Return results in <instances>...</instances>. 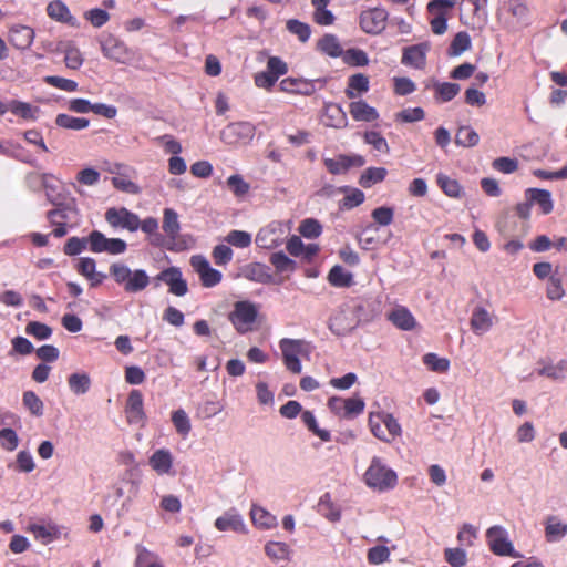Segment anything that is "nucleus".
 I'll use <instances>...</instances> for the list:
<instances>
[{"label":"nucleus","mask_w":567,"mask_h":567,"mask_svg":"<svg viewBox=\"0 0 567 567\" xmlns=\"http://www.w3.org/2000/svg\"><path fill=\"white\" fill-rule=\"evenodd\" d=\"M279 348L281 350L285 367L292 373H301L302 365L300 357L306 353V346L303 341L285 338L280 340Z\"/></svg>","instance_id":"1a4fd4ad"},{"label":"nucleus","mask_w":567,"mask_h":567,"mask_svg":"<svg viewBox=\"0 0 567 567\" xmlns=\"http://www.w3.org/2000/svg\"><path fill=\"white\" fill-rule=\"evenodd\" d=\"M544 535L548 543H557L567 536V522L550 515L544 522Z\"/></svg>","instance_id":"393cba45"},{"label":"nucleus","mask_w":567,"mask_h":567,"mask_svg":"<svg viewBox=\"0 0 567 567\" xmlns=\"http://www.w3.org/2000/svg\"><path fill=\"white\" fill-rule=\"evenodd\" d=\"M425 112L422 107H406L394 114V121L396 123H415L424 120Z\"/></svg>","instance_id":"8fccbe9b"},{"label":"nucleus","mask_w":567,"mask_h":567,"mask_svg":"<svg viewBox=\"0 0 567 567\" xmlns=\"http://www.w3.org/2000/svg\"><path fill=\"white\" fill-rule=\"evenodd\" d=\"M8 111L27 121L35 120L39 113L38 107L18 100H12L7 104V112Z\"/></svg>","instance_id":"c9c22d12"},{"label":"nucleus","mask_w":567,"mask_h":567,"mask_svg":"<svg viewBox=\"0 0 567 567\" xmlns=\"http://www.w3.org/2000/svg\"><path fill=\"white\" fill-rule=\"evenodd\" d=\"M546 296L550 300H560L565 296L563 280L559 276L550 277L546 286Z\"/></svg>","instance_id":"338daca9"},{"label":"nucleus","mask_w":567,"mask_h":567,"mask_svg":"<svg viewBox=\"0 0 567 567\" xmlns=\"http://www.w3.org/2000/svg\"><path fill=\"white\" fill-rule=\"evenodd\" d=\"M422 362L429 371L435 373H446L451 367V362L447 358L440 357L433 352L425 353L422 357Z\"/></svg>","instance_id":"4c0bfd02"},{"label":"nucleus","mask_w":567,"mask_h":567,"mask_svg":"<svg viewBox=\"0 0 567 567\" xmlns=\"http://www.w3.org/2000/svg\"><path fill=\"white\" fill-rule=\"evenodd\" d=\"M135 567H164L159 557L145 547H137Z\"/></svg>","instance_id":"37998d69"},{"label":"nucleus","mask_w":567,"mask_h":567,"mask_svg":"<svg viewBox=\"0 0 567 567\" xmlns=\"http://www.w3.org/2000/svg\"><path fill=\"white\" fill-rule=\"evenodd\" d=\"M105 219L112 227H121L130 231H135L140 227L138 216L126 208L107 209Z\"/></svg>","instance_id":"a211bd4d"},{"label":"nucleus","mask_w":567,"mask_h":567,"mask_svg":"<svg viewBox=\"0 0 567 567\" xmlns=\"http://www.w3.org/2000/svg\"><path fill=\"white\" fill-rule=\"evenodd\" d=\"M328 406L332 413L342 417H351L363 412L365 403L358 396L342 399L332 396L328 401Z\"/></svg>","instance_id":"ddd939ff"},{"label":"nucleus","mask_w":567,"mask_h":567,"mask_svg":"<svg viewBox=\"0 0 567 567\" xmlns=\"http://www.w3.org/2000/svg\"><path fill=\"white\" fill-rule=\"evenodd\" d=\"M388 171L384 167H368L365 168L360 178L359 184L364 188H370L385 179Z\"/></svg>","instance_id":"e433bc0d"},{"label":"nucleus","mask_w":567,"mask_h":567,"mask_svg":"<svg viewBox=\"0 0 567 567\" xmlns=\"http://www.w3.org/2000/svg\"><path fill=\"white\" fill-rule=\"evenodd\" d=\"M155 279L167 285L169 292L177 297H183L188 291L187 282L177 267H169L161 271Z\"/></svg>","instance_id":"dca6fc26"},{"label":"nucleus","mask_w":567,"mask_h":567,"mask_svg":"<svg viewBox=\"0 0 567 567\" xmlns=\"http://www.w3.org/2000/svg\"><path fill=\"white\" fill-rule=\"evenodd\" d=\"M538 374L553 380H564L567 377V360L544 364L538 370Z\"/></svg>","instance_id":"ea45409f"},{"label":"nucleus","mask_w":567,"mask_h":567,"mask_svg":"<svg viewBox=\"0 0 567 567\" xmlns=\"http://www.w3.org/2000/svg\"><path fill=\"white\" fill-rule=\"evenodd\" d=\"M259 318V307L248 300L236 301L228 315V320L240 334L256 330Z\"/></svg>","instance_id":"7ed1b4c3"},{"label":"nucleus","mask_w":567,"mask_h":567,"mask_svg":"<svg viewBox=\"0 0 567 567\" xmlns=\"http://www.w3.org/2000/svg\"><path fill=\"white\" fill-rule=\"evenodd\" d=\"M318 48L321 52L330 56H339L342 53V48L338 39L332 34H327L318 42Z\"/></svg>","instance_id":"4d7b16f0"},{"label":"nucleus","mask_w":567,"mask_h":567,"mask_svg":"<svg viewBox=\"0 0 567 567\" xmlns=\"http://www.w3.org/2000/svg\"><path fill=\"white\" fill-rule=\"evenodd\" d=\"M172 423L176 432L183 437H186L192 430L190 419L183 409H178L172 413Z\"/></svg>","instance_id":"de8ad7c7"},{"label":"nucleus","mask_w":567,"mask_h":567,"mask_svg":"<svg viewBox=\"0 0 567 567\" xmlns=\"http://www.w3.org/2000/svg\"><path fill=\"white\" fill-rule=\"evenodd\" d=\"M47 14L54 21L76 27L78 21L72 16L69 7L61 0H53L47 6Z\"/></svg>","instance_id":"bb28decb"},{"label":"nucleus","mask_w":567,"mask_h":567,"mask_svg":"<svg viewBox=\"0 0 567 567\" xmlns=\"http://www.w3.org/2000/svg\"><path fill=\"white\" fill-rule=\"evenodd\" d=\"M279 89L282 92L291 93V94H301V95H310L313 92V86L311 83L300 80V79H284Z\"/></svg>","instance_id":"72a5a7b5"},{"label":"nucleus","mask_w":567,"mask_h":567,"mask_svg":"<svg viewBox=\"0 0 567 567\" xmlns=\"http://www.w3.org/2000/svg\"><path fill=\"white\" fill-rule=\"evenodd\" d=\"M362 305H346L338 308L330 318L329 327L336 334H347L361 321Z\"/></svg>","instance_id":"423d86ee"},{"label":"nucleus","mask_w":567,"mask_h":567,"mask_svg":"<svg viewBox=\"0 0 567 567\" xmlns=\"http://www.w3.org/2000/svg\"><path fill=\"white\" fill-rule=\"evenodd\" d=\"M99 42L102 54L109 60L120 64H131L135 59L134 51L111 33L102 34Z\"/></svg>","instance_id":"0eeeda50"},{"label":"nucleus","mask_w":567,"mask_h":567,"mask_svg":"<svg viewBox=\"0 0 567 567\" xmlns=\"http://www.w3.org/2000/svg\"><path fill=\"white\" fill-rule=\"evenodd\" d=\"M28 529L33 534L34 538L43 545H48L59 537V532L54 526L34 524L30 525Z\"/></svg>","instance_id":"c03bdc74"},{"label":"nucleus","mask_w":567,"mask_h":567,"mask_svg":"<svg viewBox=\"0 0 567 567\" xmlns=\"http://www.w3.org/2000/svg\"><path fill=\"white\" fill-rule=\"evenodd\" d=\"M23 405L29 410V412L40 417L43 415L44 404L43 401L32 391H27L23 393Z\"/></svg>","instance_id":"13d9d810"},{"label":"nucleus","mask_w":567,"mask_h":567,"mask_svg":"<svg viewBox=\"0 0 567 567\" xmlns=\"http://www.w3.org/2000/svg\"><path fill=\"white\" fill-rule=\"evenodd\" d=\"M455 143L463 147H474L480 143V135L471 126H461L456 132Z\"/></svg>","instance_id":"a18cd8bd"},{"label":"nucleus","mask_w":567,"mask_h":567,"mask_svg":"<svg viewBox=\"0 0 567 567\" xmlns=\"http://www.w3.org/2000/svg\"><path fill=\"white\" fill-rule=\"evenodd\" d=\"M486 542L489 550L498 557L520 558L522 554L516 550L509 538L507 529L502 525H493L486 529Z\"/></svg>","instance_id":"39448f33"},{"label":"nucleus","mask_w":567,"mask_h":567,"mask_svg":"<svg viewBox=\"0 0 567 567\" xmlns=\"http://www.w3.org/2000/svg\"><path fill=\"white\" fill-rule=\"evenodd\" d=\"M429 50V43L408 47L403 50L402 63L422 70L426 65V54Z\"/></svg>","instance_id":"5701e85b"},{"label":"nucleus","mask_w":567,"mask_h":567,"mask_svg":"<svg viewBox=\"0 0 567 567\" xmlns=\"http://www.w3.org/2000/svg\"><path fill=\"white\" fill-rule=\"evenodd\" d=\"M255 388L258 403L265 406H274L275 393L272 390H270L268 383L258 381Z\"/></svg>","instance_id":"e2e57ef3"},{"label":"nucleus","mask_w":567,"mask_h":567,"mask_svg":"<svg viewBox=\"0 0 567 567\" xmlns=\"http://www.w3.org/2000/svg\"><path fill=\"white\" fill-rule=\"evenodd\" d=\"M178 215L172 208L164 209L163 230L171 238H175L179 231Z\"/></svg>","instance_id":"864d4df0"},{"label":"nucleus","mask_w":567,"mask_h":567,"mask_svg":"<svg viewBox=\"0 0 567 567\" xmlns=\"http://www.w3.org/2000/svg\"><path fill=\"white\" fill-rule=\"evenodd\" d=\"M391 551L384 545H377L368 549L367 559L371 565H381L390 559Z\"/></svg>","instance_id":"052dcab7"},{"label":"nucleus","mask_w":567,"mask_h":567,"mask_svg":"<svg viewBox=\"0 0 567 567\" xmlns=\"http://www.w3.org/2000/svg\"><path fill=\"white\" fill-rule=\"evenodd\" d=\"M528 194L530 200L540 207L543 214H549L553 210L554 205L548 190L533 188L528 189Z\"/></svg>","instance_id":"09e8293b"},{"label":"nucleus","mask_w":567,"mask_h":567,"mask_svg":"<svg viewBox=\"0 0 567 567\" xmlns=\"http://www.w3.org/2000/svg\"><path fill=\"white\" fill-rule=\"evenodd\" d=\"M443 555L451 567H464L467 564V553L463 548L446 547Z\"/></svg>","instance_id":"3c124183"},{"label":"nucleus","mask_w":567,"mask_h":567,"mask_svg":"<svg viewBox=\"0 0 567 567\" xmlns=\"http://www.w3.org/2000/svg\"><path fill=\"white\" fill-rule=\"evenodd\" d=\"M364 158L361 155H338L333 158H326L324 166L334 175L346 174L351 167H361L364 165Z\"/></svg>","instance_id":"6ab92c4d"},{"label":"nucleus","mask_w":567,"mask_h":567,"mask_svg":"<svg viewBox=\"0 0 567 567\" xmlns=\"http://www.w3.org/2000/svg\"><path fill=\"white\" fill-rule=\"evenodd\" d=\"M496 315L485 306L477 305L473 308L470 317V328L472 332L482 337L488 333L496 324Z\"/></svg>","instance_id":"9d476101"},{"label":"nucleus","mask_w":567,"mask_h":567,"mask_svg":"<svg viewBox=\"0 0 567 567\" xmlns=\"http://www.w3.org/2000/svg\"><path fill=\"white\" fill-rule=\"evenodd\" d=\"M35 461L29 451L21 450L16 456L12 465L13 470L19 473H31L35 468Z\"/></svg>","instance_id":"603ef678"},{"label":"nucleus","mask_w":567,"mask_h":567,"mask_svg":"<svg viewBox=\"0 0 567 567\" xmlns=\"http://www.w3.org/2000/svg\"><path fill=\"white\" fill-rule=\"evenodd\" d=\"M255 132L256 127L250 122H231L220 131L219 138L229 146L246 145L254 140Z\"/></svg>","instance_id":"6e6552de"},{"label":"nucleus","mask_w":567,"mask_h":567,"mask_svg":"<svg viewBox=\"0 0 567 567\" xmlns=\"http://www.w3.org/2000/svg\"><path fill=\"white\" fill-rule=\"evenodd\" d=\"M76 269L91 282V286L93 287L100 285L105 277L103 274L96 271V262L93 258H80L76 265Z\"/></svg>","instance_id":"7c9ffc66"},{"label":"nucleus","mask_w":567,"mask_h":567,"mask_svg":"<svg viewBox=\"0 0 567 567\" xmlns=\"http://www.w3.org/2000/svg\"><path fill=\"white\" fill-rule=\"evenodd\" d=\"M215 527L219 532H235L246 534L248 532L241 515L234 509L225 512L215 519Z\"/></svg>","instance_id":"412c9836"},{"label":"nucleus","mask_w":567,"mask_h":567,"mask_svg":"<svg viewBox=\"0 0 567 567\" xmlns=\"http://www.w3.org/2000/svg\"><path fill=\"white\" fill-rule=\"evenodd\" d=\"M227 186L237 197H243L248 194L250 189L249 183H247L241 175L234 174L227 178Z\"/></svg>","instance_id":"680f3d73"},{"label":"nucleus","mask_w":567,"mask_h":567,"mask_svg":"<svg viewBox=\"0 0 567 567\" xmlns=\"http://www.w3.org/2000/svg\"><path fill=\"white\" fill-rule=\"evenodd\" d=\"M349 113L352 118L359 122H373L379 118V112L375 107L369 105L365 101H353L349 104Z\"/></svg>","instance_id":"c756f323"},{"label":"nucleus","mask_w":567,"mask_h":567,"mask_svg":"<svg viewBox=\"0 0 567 567\" xmlns=\"http://www.w3.org/2000/svg\"><path fill=\"white\" fill-rule=\"evenodd\" d=\"M328 281L334 287H349L353 282V276L343 267L334 266L329 271Z\"/></svg>","instance_id":"49530a36"},{"label":"nucleus","mask_w":567,"mask_h":567,"mask_svg":"<svg viewBox=\"0 0 567 567\" xmlns=\"http://www.w3.org/2000/svg\"><path fill=\"white\" fill-rule=\"evenodd\" d=\"M35 31L24 24H12L9 28L8 40L18 50L29 49L34 40Z\"/></svg>","instance_id":"aec40b11"},{"label":"nucleus","mask_w":567,"mask_h":567,"mask_svg":"<svg viewBox=\"0 0 567 567\" xmlns=\"http://www.w3.org/2000/svg\"><path fill=\"white\" fill-rule=\"evenodd\" d=\"M369 90V79L367 75L358 73L349 79L346 94L348 97H355L365 93Z\"/></svg>","instance_id":"79ce46f5"},{"label":"nucleus","mask_w":567,"mask_h":567,"mask_svg":"<svg viewBox=\"0 0 567 567\" xmlns=\"http://www.w3.org/2000/svg\"><path fill=\"white\" fill-rule=\"evenodd\" d=\"M436 183L447 197L460 199L465 194L464 188L458 181L451 178L443 173H439L436 175Z\"/></svg>","instance_id":"2f4dec72"},{"label":"nucleus","mask_w":567,"mask_h":567,"mask_svg":"<svg viewBox=\"0 0 567 567\" xmlns=\"http://www.w3.org/2000/svg\"><path fill=\"white\" fill-rule=\"evenodd\" d=\"M249 517L254 527L259 530H271L278 526V519L276 515L258 504L251 505Z\"/></svg>","instance_id":"4be33fe9"},{"label":"nucleus","mask_w":567,"mask_h":567,"mask_svg":"<svg viewBox=\"0 0 567 567\" xmlns=\"http://www.w3.org/2000/svg\"><path fill=\"white\" fill-rule=\"evenodd\" d=\"M190 266L198 275L202 285L206 288L217 286L223 279L221 272L213 268L209 261L202 255L192 256Z\"/></svg>","instance_id":"f8f14e48"},{"label":"nucleus","mask_w":567,"mask_h":567,"mask_svg":"<svg viewBox=\"0 0 567 567\" xmlns=\"http://www.w3.org/2000/svg\"><path fill=\"white\" fill-rule=\"evenodd\" d=\"M341 193L344 194V197L341 200L340 207L347 210L361 205L365 199L364 193L358 188L343 186Z\"/></svg>","instance_id":"a19ab883"},{"label":"nucleus","mask_w":567,"mask_h":567,"mask_svg":"<svg viewBox=\"0 0 567 567\" xmlns=\"http://www.w3.org/2000/svg\"><path fill=\"white\" fill-rule=\"evenodd\" d=\"M362 481L370 489L385 493L396 487L399 475L381 457L374 456L363 473Z\"/></svg>","instance_id":"f257e3e1"},{"label":"nucleus","mask_w":567,"mask_h":567,"mask_svg":"<svg viewBox=\"0 0 567 567\" xmlns=\"http://www.w3.org/2000/svg\"><path fill=\"white\" fill-rule=\"evenodd\" d=\"M147 464L150 468L159 477L173 476L175 474L174 455L166 447L155 450L150 455Z\"/></svg>","instance_id":"2eb2a0df"},{"label":"nucleus","mask_w":567,"mask_h":567,"mask_svg":"<svg viewBox=\"0 0 567 567\" xmlns=\"http://www.w3.org/2000/svg\"><path fill=\"white\" fill-rule=\"evenodd\" d=\"M389 13L383 8H373L360 14V27L369 34H380L386 27Z\"/></svg>","instance_id":"4468645a"},{"label":"nucleus","mask_w":567,"mask_h":567,"mask_svg":"<svg viewBox=\"0 0 567 567\" xmlns=\"http://www.w3.org/2000/svg\"><path fill=\"white\" fill-rule=\"evenodd\" d=\"M388 320L398 329L412 331L417 327V321L412 312L403 307L396 306L388 313Z\"/></svg>","instance_id":"b1692460"},{"label":"nucleus","mask_w":567,"mask_h":567,"mask_svg":"<svg viewBox=\"0 0 567 567\" xmlns=\"http://www.w3.org/2000/svg\"><path fill=\"white\" fill-rule=\"evenodd\" d=\"M68 386L75 395H83L91 388V378L86 372H74L68 378Z\"/></svg>","instance_id":"f704fd0d"},{"label":"nucleus","mask_w":567,"mask_h":567,"mask_svg":"<svg viewBox=\"0 0 567 567\" xmlns=\"http://www.w3.org/2000/svg\"><path fill=\"white\" fill-rule=\"evenodd\" d=\"M55 123L60 127L74 131H80L89 126V120L82 117H74L68 114H59L56 116Z\"/></svg>","instance_id":"5fc2aeb1"},{"label":"nucleus","mask_w":567,"mask_h":567,"mask_svg":"<svg viewBox=\"0 0 567 567\" xmlns=\"http://www.w3.org/2000/svg\"><path fill=\"white\" fill-rule=\"evenodd\" d=\"M301 419L306 426L315 434L317 435L321 441L328 442L331 439L330 432L326 429H320L318 426L317 420L315 415L310 411H305L301 414Z\"/></svg>","instance_id":"bf43d9fd"},{"label":"nucleus","mask_w":567,"mask_h":567,"mask_svg":"<svg viewBox=\"0 0 567 567\" xmlns=\"http://www.w3.org/2000/svg\"><path fill=\"white\" fill-rule=\"evenodd\" d=\"M368 425L373 436L386 444L394 443L402 435V426L398 419L384 411L371 412Z\"/></svg>","instance_id":"f03ea898"},{"label":"nucleus","mask_w":567,"mask_h":567,"mask_svg":"<svg viewBox=\"0 0 567 567\" xmlns=\"http://www.w3.org/2000/svg\"><path fill=\"white\" fill-rule=\"evenodd\" d=\"M363 138L367 144L372 145L378 152L382 154L390 153V146L386 140L379 132H365Z\"/></svg>","instance_id":"0e129e2a"},{"label":"nucleus","mask_w":567,"mask_h":567,"mask_svg":"<svg viewBox=\"0 0 567 567\" xmlns=\"http://www.w3.org/2000/svg\"><path fill=\"white\" fill-rule=\"evenodd\" d=\"M244 276L252 281L269 284L271 282V275L268 268L259 262L249 264L244 268Z\"/></svg>","instance_id":"58836bf2"},{"label":"nucleus","mask_w":567,"mask_h":567,"mask_svg":"<svg viewBox=\"0 0 567 567\" xmlns=\"http://www.w3.org/2000/svg\"><path fill=\"white\" fill-rule=\"evenodd\" d=\"M56 51L64 54V63L71 70H78L84 62L80 48L73 41H60Z\"/></svg>","instance_id":"a878e982"},{"label":"nucleus","mask_w":567,"mask_h":567,"mask_svg":"<svg viewBox=\"0 0 567 567\" xmlns=\"http://www.w3.org/2000/svg\"><path fill=\"white\" fill-rule=\"evenodd\" d=\"M515 439L518 444H529L536 439V429L533 422L526 421L517 426Z\"/></svg>","instance_id":"6e6d98bb"},{"label":"nucleus","mask_w":567,"mask_h":567,"mask_svg":"<svg viewBox=\"0 0 567 567\" xmlns=\"http://www.w3.org/2000/svg\"><path fill=\"white\" fill-rule=\"evenodd\" d=\"M270 261L278 272H293L296 269V262L284 252L272 254Z\"/></svg>","instance_id":"69168bd1"},{"label":"nucleus","mask_w":567,"mask_h":567,"mask_svg":"<svg viewBox=\"0 0 567 567\" xmlns=\"http://www.w3.org/2000/svg\"><path fill=\"white\" fill-rule=\"evenodd\" d=\"M322 123L329 127L343 128L348 125L346 112L340 105L328 103L324 105Z\"/></svg>","instance_id":"c85d7f7f"},{"label":"nucleus","mask_w":567,"mask_h":567,"mask_svg":"<svg viewBox=\"0 0 567 567\" xmlns=\"http://www.w3.org/2000/svg\"><path fill=\"white\" fill-rule=\"evenodd\" d=\"M266 556L274 563L286 561L290 557V547L284 542L269 540L264 547Z\"/></svg>","instance_id":"473e14b6"},{"label":"nucleus","mask_w":567,"mask_h":567,"mask_svg":"<svg viewBox=\"0 0 567 567\" xmlns=\"http://www.w3.org/2000/svg\"><path fill=\"white\" fill-rule=\"evenodd\" d=\"M110 275L128 293L142 291L150 285V277L145 270L131 269L121 262L110 266Z\"/></svg>","instance_id":"20e7f679"},{"label":"nucleus","mask_w":567,"mask_h":567,"mask_svg":"<svg viewBox=\"0 0 567 567\" xmlns=\"http://www.w3.org/2000/svg\"><path fill=\"white\" fill-rule=\"evenodd\" d=\"M477 538V528L471 524H464L457 533V540L462 546L472 547Z\"/></svg>","instance_id":"774afa93"},{"label":"nucleus","mask_w":567,"mask_h":567,"mask_svg":"<svg viewBox=\"0 0 567 567\" xmlns=\"http://www.w3.org/2000/svg\"><path fill=\"white\" fill-rule=\"evenodd\" d=\"M127 421L134 424H144L145 413L143 410V396L140 391L133 390L127 399Z\"/></svg>","instance_id":"cd10ccee"},{"label":"nucleus","mask_w":567,"mask_h":567,"mask_svg":"<svg viewBox=\"0 0 567 567\" xmlns=\"http://www.w3.org/2000/svg\"><path fill=\"white\" fill-rule=\"evenodd\" d=\"M286 234L285 226L281 223H271L261 228L256 236V244L266 249H271L281 244Z\"/></svg>","instance_id":"f3484780"},{"label":"nucleus","mask_w":567,"mask_h":567,"mask_svg":"<svg viewBox=\"0 0 567 567\" xmlns=\"http://www.w3.org/2000/svg\"><path fill=\"white\" fill-rule=\"evenodd\" d=\"M91 251L120 255L126 250V243L120 238H106L101 231L94 230L89 235Z\"/></svg>","instance_id":"9b49d317"}]
</instances>
